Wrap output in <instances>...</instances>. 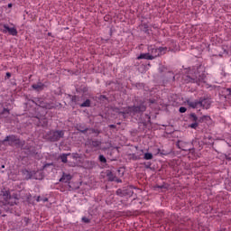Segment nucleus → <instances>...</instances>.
<instances>
[{
	"instance_id": "f257e3e1",
	"label": "nucleus",
	"mask_w": 231,
	"mask_h": 231,
	"mask_svg": "<svg viewBox=\"0 0 231 231\" xmlns=\"http://www.w3.org/2000/svg\"><path fill=\"white\" fill-rule=\"evenodd\" d=\"M147 111V106L145 105V101L142 99L135 100V103L132 106H126L124 111L119 112V115H130L134 116L135 115H143Z\"/></svg>"
},
{
	"instance_id": "f03ea898",
	"label": "nucleus",
	"mask_w": 231,
	"mask_h": 231,
	"mask_svg": "<svg viewBox=\"0 0 231 231\" xmlns=\"http://www.w3.org/2000/svg\"><path fill=\"white\" fill-rule=\"evenodd\" d=\"M167 47L157 48L154 45L148 46V53H150V59H152V60H154V59H157V57H161V55H165Z\"/></svg>"
},
{
	"instance_id": "7ed1b4c3",
	"label": "nucleus",
	"mask_w": 231,
	"mask_h": 231,
	"mask_svg": "<svg viewBox=\"0 0 231 231\" xmlns=\"http://www.w3.org/2000/svg\"><path fill=\"white\" fill-rule=\"evenodd\" d=\"M45 136L48 142H59L61 138H64V130H51Z\"/></svg>"
},
{
	"instance_id": "20e7f679",
	"label": "nucleus",
	"mask_w": 231,
	"mask_h": 231,
	"mask_svg": "<svg viewBox=\"0 0 231 231\" xmlns=\"http://www.w3.org/2000/svg\"><path fill=\"white\" fill-rule=\"evenodd\" d=\"M32 104H35V106H39V107H42L43 109H53L55 107L53 103H48L42 97H34L32 99Z\"/></svg>"
},
{
	"instance_id": "39448f33",
	"label": "nucleus",
	"mask_w": 231,
	"mask_h": 231,
	"mask_svg": "<svg viewBox=\"0 0 231 231\" xmlns=\"http://www.w3.org/2000/svg\"><path fill=\"white\" fill-rule=\"evenodd\" d=\"M183 80L186 84H198L199 86V83L203 80V75H187L183 77Z\"/></svg>"
},
{
	"instance_id": "423d86ee",
	"label": "nucleus",
	"mask_w": 231,
	"mask_h": 231,
	"mask_svg": "<svg viewBox=\"0 0 231 231\" xmlns=\"http://www.w3.org/2000/svg\"><path fill=\"white\" fill-rule=\"evenodd\" d=\"M23 149L24 151H27L26 153L28 154V156L36 158V160H39L41 158V155H39V152L37 151V148L35 146L25 145Z\"/></svg>"
},
{
	"instance_id": "0eeeda50",
	"label": "nucleus",
	"mask_w": 231,
	"mask_h": 231,
	"mask_svg": "<svg viewBox=\"0 0 231 231\" xmlns=\"http://www.w3.org/2000/svg\"><path fill=\"white\" fill-rule=\"evenodd\" d=\"M190 145H192V143H187L183 141H178L176 143L178 149H181V151H184L185 152H189V151H194V147H190Z\"/></svg>"
},
{
	"instance_id": "6e6552de",
	"label": "nucleus",
	"mask_w": 231,
	"mask_h": 231,
	"mask_svg": "<svg viewBox=\"0 0 231 231\" xmlns=\"http://www.w3.org/2000/svg\"><path fill=\"white\" fill-rule=\"evenodd\" d=\"M3 142H8V145H10L11 147L13 145H21V139L17 138V136L14 134L7 135Z\"/></svg>"
},
{
	"instance_id": "1a4fd4ad",
	"label": "nucleus",
	"mask_w": 231,
	"mask_h": 231,
	"mask_svg": "<svg viewBox=\"0 0 231 231\" xmlns=\"http://www.w3.org/2000/svg\"><path fill=\"white\" fill-rule=\"evenodd\" d=\"M22 174L24 178V180H39V178H37V171H28L26 169H23L22 170Z\"/></svg>"
},
{
	"instance_id": "9d476101",
	"label": "nucleus",
	"mask_w": 231,
	"mask_h": 231,
	"mask_svg": "<svg viewBox=\"0 0 231 231\" xmlns=\"http://www.w3.org/2000/svg\"><path fill=\"white\" fill-rule=\"evenodd\" d=\"M0 30H1V32H3V33L9 32V35H13L14 37H15V35H17V29H15V27H10V26H8V24H1Z\"/></svg>"
},
{
	"instance_id": "9b49d317",
	"label": "nucleus",
	"mask_w": 231,
	"mask_h": 231,
	"mask_svg": "<svg viewBox=\"0 0 231 231\" xmlns=\"http://www.w3.org/2000/svg\"><path fill=\"white\" fill-rule=\"evenodd\" d=\"M200 100V107L203 109H210V106H212V100L210 97H199Z\"/></svg>"
},
{
	"instance_id": "f8f14e48",
	"label": "nucleus",
	"mask_w": 231,
	"mask_h": 231,
	"mask_svg": "<svg viewBox=\"0 0 231 231\" xmlns=\"http://www.w3.org/2000/svg\"><path fill=\"white\" fill-rule=\"evenodd\" d=\"M10 111H12V105H5V106H4L2 110H0V116L6 118L10 116Z\"/></svg>"
},
{
	"instance_id": "ddd939ff",
	"label": "nucleus",
	"mask_w": 231,
	"mask_h": 231,
	"mask_svg": "<svg viewBox=\"0 0 231 231\" xmlns=\"http://www.w3.org/2000/svg\"><path fill=\"white\" fill-rule=\"evenodd\" d=\"M187 104L189 107H191L192 109H196L198 107H201V103H200V99H196L195 101H190L188 100Z\"/></svg>"
},
{
	"instance_id": "4468645a",
	"label": "nucleus",
	"mask_w": 231,
	"mask_h": 231,
	"mask_svg": "<svg viewBox=\"0 0 231 231\" xmlns=\"http://www.w3.org/2000/svg\"><path fill=\"white\" fill-rule=\"evenodd\" d=\"M32 89H34V91H42L45 88V85L42 82H38L35 84L32 85Z\"/></svg>"
},
{
	"instance_id": "2eb2a0df",
	"label": "nucleus",
	"mask_w": 231,
	"mask_h": 231,
	"mask_svg": "<svg viewBox=\"0 0 231 231\" xmlns=\"http://www.w3.org/2000/svg\"><path fill=\"white\" fill-rule=\"evenodd\" d=\"M1 195L3 196L4 199H5V201H9V199H12V195L10 194V190L8 189H2Z\"/></svg>"
},
{
	"instance_id": "dca6fc26",
	"label": "nucleus",
	"mask_w": 231,
	"mask_h": 231,
	"mask_svg": "<svg viewBox=\"0 0 231 231\" xmlns=\"http://www.w3.org/2000/svg\"><path fill=\"white\" fill-rule=\"evenodd\" d=\"M124 190H125V197L131 198L134 194V190H133L132 187L124 188Z\"/></svg>"
},
{
	"instance_id": "f3484780",
	"label": "nucleus",
	"mask_w": 231,
	"mask_h": 231,
	"mask_svg": "<svg viewBox=\"0 0 231 231\" xmlns=\"http://www.w3.org/2000/svg\"><path fill=\"white\" fill-rule=\"evenodd\" d=\"M60 181H61V183H69V181H71V174L63 173Z\"/></svg>"
},
{
	"instance_id": "a211bd4d",
	"label": "nucleus",
	"mask_w": 231,
	"mask_h": 231,
	"mask_svg": "<svg viewBox=\"0 0 231 231\" xmlns=\"http://www.w3.org/2000/svg\"><path fill=\"white\" fill-rule=\"evenodd\" d=\"M151 54L149 52L146 53H141L138 57H137V60H140L142 59H144V60H152V58H150Z\"/></svg>"
},
{
	"instance_id": "6ab92c4d",
	"label": "nucleus",
	"mask_w": 231,
	"mask_h": 231,
	"mask_svg": "<svg viewBox=\"0 0 231 231\" xmlns=\"http://www.w3.org/2000/svg\"><path fill=\"white\" fill-rule=\"evenodd\" d=\"M88 143L91 147H94L95 149H97V147H100V145H102V142L98 141V140H90V141H88Z\"/></svg>"
},
{
	"instance_id": "aec40b11",
	"label": "nucleus",
	"mask_w": 231,
	"mask_h": 231,
	"mask_svg": "<svg viewBox=\"0 0 231 231\" xmlns=\"http://www.w3.org/2000/svg\"><path fill=\"white\" fill-rule=\"evenodd\" d=\"M106 178H107L108 181H115V180H116V176L111 171H106Z\"/></svg>"
},
{
	"instance_id": "412c9836",
	"label": "nucleus",
	"mask_w": 231,
	"mask_h": 231,
	"mask_svg": "<svg viewBox=\"0 0 231 231\" xmlns=\"http://www.w3.org/2000/svg\"><path fill=\"white\" fill-rule=\"evenodd\" d=\"M145 118L146 120L140 122L139 125H143V127H146L148 124H151V116L145 115Z\"/></svg>"
},
{
	"instance_id": "4be33fe9",
	"label": "nucleus",
	"mask_w": 231,
	"mask_h": 231,
	"mask_svg": "<svg viewBox=\"0 0 231 231\" xmlns=\"http://www.w3.org/2000/svg\"><path fill=\"white\" fill-rule=\"evenodd\" d=\"M140 154L132 153L131 158L134 160V162H136L137 160H142V154H143V150H140Z\"/></svg>"
},
{
	"instance_id": "5701e85b",
	"label": "nucleus",
	"mask_w": 231,
	"mask_h": 231,
	"mask_svg": "<svg viewBox=\"0 0 231 231\" xmlns=\"http://www.w3.org/2000/svg\"><path fill=\"white\" fill-rule=\"evenodd\" d=\"M80 107H91V100L86 99L82 104H79Z\"/></svg>"
},
{
	"instance_id": "b1692460",
	"label": "nucleus",
	"mask_w": 231,
	"mask_h": 231,
	"mask_svg": "<svg viewBox=\"0 0 231 231\" xmlns=\"http://www.w3.org/2000/svg\"><path fill=\"white\" fill-rule=\"evenodd\" d=\"M79 101L80 97L79 96H72L71 102H73V104H75L76 106H80V103H79Z\"/></svg>"
},
{
	"instance_id": "393cba45",
	"label": "nucleus",
	"mask_w": 231,
	"mask_h": 231,
	"mask_svg": "<svg viewBox=\"0 0 231 231\" xmlns=\"http://www.w3.org/2000/svg\"><path fill=\"white\" fill-rule=\"evenodd\" d=\"M77 131H79V133H82L83 134H86L88 131H89V128L88 127L84 128V126L79 125L78 126Z\"/></svg>"
},
{
	"instance_id": "a878e982",
	"label": "nucleus",
	"mask_w": 231,
	"mask_h": 231,
	"mask_svg": "<svg viewBox=\"0 0 231 231\" xmlns=\"http://www.w3.org/2000/svg\"><path fill=\"white\" fill-rule=\"evenodd\" d=\"M189 120H190V122H193V123H197V124H198L199 117H198V116H196L195 113H191V114L189 115Z\"/></svg>"
},
{
	"instance_id": "bb28decb",
	"label": "nucleus",
	"mask_w": 231,
	"mask_h": 231,
	"mask_svg": "<svg viewBox=\"0 0 231 231\" xmlns=\"http://www.w3.org/2000/svg\"><path fill=\"white\" fill-rule=\"evenodd\" d=\"M69 154L71 153H63L60 155V160L62 162V163H68V156H69Z\"/></svg>"
},
{
	"instance_id": "cd10ccee",
	"label": "nucleus",
	"mask_w": 231,
	"mask_h": 231,
	"mask_svg": "<svg viewBox=\"0 0 231 231\" xmlns=\"http://www.w3.org/2000/svg\"><path fill=\"white\" fill-rule=\"evenodd\" d=\"M88 169H95L97 167V163L95 161H88L87 162Z\"/></svg>"
},
{
	"instance_id": "c85d7f7f",
	"label": "nucleus",
	"mask_w": 231,
	"mask_h": 231,
	"mask_svg": "<svg viewBox=\"0 0 231 231\" xmlns=\"http://www.w3.org/2000/svg\"><path fill=\"white\" fill-rule=\"evenodd\" d=\"M116 196H120V198H125V190L124 189H118L116 191Z\"/></svg>"
},
{
	"instance_id": "c756f323",
	"label": "nucleus",
	"mask_w": 231,
	"mask_h": 231,
	"mask_svg": "<svg viewBox=\"0 0 231 231\" xmlns=\"http://www.w3.org/2000/svg\"><path fill=\"white\" fill-rule=\"evenodd\" d=\"M158 154H161V156H169V154H171V152L158 149Z\"/></svg>"
},
{
	"instance_id": "7c9ffc66",
	"label": "nucleus",
	"mask_w": 231,
	"mask_h": 231,
	"mask_svg": "<svg viewBox=\"0 0 231 231\" xmlns=\"http://www.w3.org/2000/svg\"><path fill=\"white\" fill-rule=\"evenodd\" d=\"M40 124L42 127H46L48 125V119L46 117L42 118Z\"/></svg>"
},
{
	"instance_id": "2f4dec72",
	"label": "nucleus",
	"mask_w": 231,
	"mask_h": 231,
	"mask_svg": "<svg viewBox=\"0 0 231 231\" xmlns=\"http://www.w3.org/2000/svg\"><path fill=\"white\" fill-rule=\"evenodd\" d=\"M36 201H37V203H39V202H41V201H42L43 203H46V202H48V198H46V197L41 198V196H38V197L36 198Z\"/></svg>"
},
{
	"instance_id": "473e14b6",
	"label": "nucleus",
	"mask_w": 231,
	"mask_h": 231,
	"mask_svg": "<svg viewBox=\"0 0 231 231\" xmlns=\"http://www.w3.org/2000/svg\"><path fill=\"white\" fill-rule=\"evenodd\" d=\"M142 26H143V32H144V33H149V24L144 23L142 24Z\"/></svg>"
},
{
	"instance_id": "72a5a7b5",
	"label": "nucleus",
	"mask_w": 231,
	"mask_h": 231,
	"mask_svg": "<svg viewBox=\"0 0 231 231\" xmlns=\"http://www.w3.org/2000/svg\"><path fill=\"white\" fill-rule=\"evenodd\" d=\"M153 156L151 152L144 153L143 160H152Z\"/></svg>"
},
{
	"instance_id": "f704fd0d",
	"label": "nucleus",
	"mask_w": 231,
	"mask_h": 231,
	"mask_svg": "<svg viewBox=\"0 0 231 231\" xmlns=\"http://www.w3.org/2000/svg\"><path fill=\"white\" fill-rule=\"evenodd\" d=\"M98 160H99V162H100L101 163H107V159H106V156H104V155H102V154H100V155L98 156Z\"/></svg>"
},
{
	"instance_id": "c9c22d12",
	"label": "nucleus",
	"mask_w": 231,
	"mask_h": 231,
	"mask_svg": "<svg viewBox=\"0 0 231 231\" xmlns=\"http://www.w3.org/2000/svg\"><path fill=\"white\" fill-rule=\"evenodd\" d=\"M199 125V123L193 122L192 124L189 125V127H190V129H198Z\"/></svg>"
},
{
	"instance_id": "e433bc0d",
	"label": "nucleus",
	"mask_w": 231,
	"mask_h": 231,
	"mask_svg": "<svg viewBox=\"0 0 231 231\" xmlns=\"http://www.w3.org/2000/svg\"><path fill=\"white\" fill-rule=\"evenodd\" d=\"M81 221H82L83 223H87V224L91 223V219H89V218H88V217H83L81 218Z\"/></svg>"
},
{
	"instance_id": "4c0bfd02",
	"label": "nucleus",
	"mask_w": 231,
	"mask_h": 231,
	"mask_svg": "<svg viewBox=\"0 0 231 231\" xmlns=\"http://www.w3.org/2000/svg\"><path fill=\"white\" fill-rule=\"evenodd\" d=\"M179 111H180V113H187V107H185V106H180V107L179 108Z\"/></svg>"
},
{
	"instance_id": "58836bf2",
	"label": "nucleus",
	"mask_w": 231,
	"mask_h": 231,
	"mask_svg": "<svg viewBox=\"0 0 231 231\" xmlns=\"http://www.w3.org/2000/svg\"><path fill=\"white\" fill-rule=\"evenodd\" d=\"M204 122H209L210 116H202Z\"/></svg>"
},
{
	"instance_id": "ea45409f",
	"label": "nucleus",
	"mask_w": 231,
	"mask_h": 231,
	"mask_svg": "<svg viewBox=\"0 0 231 231\" xmlns=\"http://www.w3.org/2000/svg\"><path fill=\"white\" fill-rule=\"evenodd\" d=\"M23 221H24V223H25V226H28V225L30 224V218L24 217V218H23Z\"/></svg>"
},
{
	"instance_id": "a19ab883",
	"label": "nucleus",
	"mask_w": 231,
	"mask_h": 231,
	"mask_svg": "<svg viewBox=\"0 0 231 231\" xmlns=\"http://www.w3.org/2000/svg\"><path fill=\"white\" fill-rule=\"evenodd\" d=\"M72 158L77 160L78 158H80V155L79 153H72Z\"/></svg>"
},
{
	"instance_id": "79ce46f5",
	"label": "nucleus",
	"mask_w": 231,
	"mask_h": 231,
	"mask_svg": "<svg viewBox=\"0 0 231 231\" xmlns=\"http://www.w3.org/2000/svg\"><path fill=\"white\" fill-rule=\"evenodd\" d=\"M203 122H205V121H204L203 116H202L199 117V119H198V124H199H199H203Z\"/></svg>"
},
{
	"instance_id": "37998d69",
	"label": "nucleus",
	"mask_w": 231,
	"mask_h": 231,
	"mask_svg": "<svg viewBox=\"0 0 231 231\" xmlns=\"http://www.w3.org/2000/svg\"><path fill=\"white\" fill-rule=\"evenodd\" d=\"M92 133H94L95 134H100V131H98V129H91Z\"/></svg>"
},
{
	"instance_id": "c03bdc74",
	"label": "nucleus",
	"mask_w": 231,
	"mask_h": 231,
	"mask_svg": "<svg viewBox=\"0 0 231 231\" xmlns=\"http://www.w3.org/2000/svg\"><path fill=\"white\" fill-rule=\"evenodd\" d=\"M225 158H226V160H227V162H231V155L230 154H225Z\"/></svg>"
},
{
	"instance_id": "a18cd8bd",
	"label": "nucleus",
	"mask_w": 231,
	"mask_h": 231,
	"mask_svg": "<svg viewBox=\"0 0 231 231\" xmlns=\"http://www.w3.org/2000/svg\"><path fill=\"white\" fill-rule=\"evenodd\" d=\"M151 165H152L151 162L144 163L145 169H151Z\"/></svg>"
},
{
	"instance_id": "49530a36",
	"label": "nucleus",
	"mask_w": 231,
	"mask_h": 231,
	"mask_svg": "<svg viewBox=\"0 0 231 231\" xmlns=\"http://www.w3.org/2000/svg\"><path fill=\"white\" fill-rule=\"evenodd\" d=\"M51 165H53V163H46L43 165L42 169H48V167H51Z\"/></svg>"
},
{
	"instance_id": "de8ad7c7",
	"label": "nucleus",
	"mask_w": 231,
	"mask_h": 231,
	"mask_svg": "<svg viewBox=\"0 0 231 231\" xmlns=\"http://www.w3.org/2000/svg\"><path fill=\"white\" fill-rule=\"evenodd\" d=\"M114 181H116V183H122V179L116 177Z\"/></svg>"
},
{
	"instance_id": "09e8293b",
	"label": "nucleus",
	"mask_w": 231,
	"mask_h": 231,
	"mask_svg": "<svg viewBox=\"0 0 231 231\" xmlns=\"http://www.w3.org/2000/svg\"><path fill=\"white\" fill-rule=\"evenodd\" d=\"M221 75H222V77H226V72H225V69H222V71H221Z\"/></svg>"
},
{
	"instance_id": "8fccbe9b",
	"label": "nucleus",
	"mask_w": 231,
	"mask_h": 231,
	"mask_svg": "<svg viewBox=\"0 0 231 231\" xmlns=\"http://www.w3.org/2000/svg\"><path fill=\"white\" fill-rule=\"evenodd\" d=\"M5 76H6V79H10L12 77V73L6 72Z\"/></svg>"
},
{
	"instance_id": "3c124183",
	"label": "nucleus",
	"mask_w": 231,
	"mask_h": 231,
	"mask_svg": "<svg viewBox=\"0 0 231 231\" xmlns=\"http://www.w3.org/2000/svg\"><path fill=\"white\" fill-rule=\"evenodd\" d=\"M110 129H116V125H109Z\"/></svg>"
},
{
	"instance_id": "603ef678",
	"label": "nucleus",
	"mask_w": 231,
	"mask_h": 231,
	"mask_svg": "<svg viewBox=\"0 0 231 231\" xmlns=\"http://www.w3.org/2000/svg\"><path fill=\"white\" fill-rule=\"evenodd\" d=\"M100 98H101V99L103 98V99H105V100H107V97H106L105 95H101V96H100Z\"/></svg>"
},
{
	"instance_id": "864d4df0",
	"label": "nucleus",
	"mask_w": 231,
	"mask_h": 231,
	"mask_svg": "<svg viewBox=\"0 0 231 231\" xmlns=\"http://www.w3.org/2000/svg\"><path fill=\"white\" fill-rule=\"evenodd\" d=\"M9 8H12V4H8L7 5Z\"/></svg>"
},
{
	"instance_id": "5fc2aeb1",
	"label": "nucleus",
	"mask_w": 231,
	"mask_h": 231,
	"mask_svg": "<svg viewBox=\"0 0 231 231\" xmlns=\"http://www.w3.org/2000/svg\"><path fill=\"white\" fill-rule=\"evenodd\" d=\"M159 189H163V186H160Z\"/></svg>"
},
{
	"instance_id": "6e6d98bb",
	"label": "nucleus",
	"mask_w": 231,
	"mask_h": 231,
	"mask_svg": "<svg viewBox=\"0 0 231 231\" xmlns=\"http://www.w3.org/2000/svg\"><path fill=\"white\" fill-rule=\"evenodd\" d=\"M2 169H5V165H2Z\"/></svg>"
},
{
	"instance_id": "4d7b16f0",
	"label": "nucleus",
	"mask_w": 231,
	"mask_h": 231,
	"mask_svg": "<svg viewBox=\"0 0 231 231\" xmlns=\"http://www.w3.org/2000/svg\"><path fill=\"white\" fill-rule=\"evenodd\" d=\"M152 104H154V101H151Z\"/></svg>"
},
{
	"instance_id": "13d9d810",
	"label": "nucleus",
	"mask_w": 231,
	"mask_h": 231,
	"mask_svg": "<svg viewBox=\"0 0 231 231\" xmlns=\"http://www.w3.org/2000/svg\"><path fill=\"white\" fill-rule=\"evenodd\" d=\"M48 35H51V32H49V33H48Z\"/></svg>"
}]
</instances>
